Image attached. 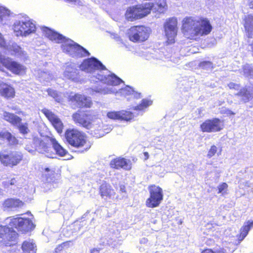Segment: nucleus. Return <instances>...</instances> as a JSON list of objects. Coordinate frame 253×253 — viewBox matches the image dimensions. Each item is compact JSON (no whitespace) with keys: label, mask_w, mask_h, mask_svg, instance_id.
<instances>
[{"label":"nucleus","mask_w":253,"mask_h":253,"mask_svg":"<svg viewBox=\"0 0 253 253\" xmlns=\"http://www.w3.org/2000/svg\"><path fill=\"white\" fill-rule=\"evenodd\" d=\"M253 227V221H248L240 229V235L238 238L239 241H242L248 235L251 228Z\"/></svg>","instance_id":"27"},{"label":"nucleus","mask_w":253,"mask_h":253,"mask_svg":"<svg viewBox=\"0 0 253 253\" xmlns=\"http://www.w3.org/2000/svg\"><path fill=\"white\" fill-rule=\"evenodd\" d=\"M248 5L250 8L253 9V0H249Z\"/></svg>","instance_id":"53"},{"label":"nucleus","mask_w":253,"mask_h":253,"mask_svg":"<svg viewBox=\"0 0 253 253\" xmlns=\"http://www.w3.org/2000/svg\"><path fill=\"white\" fill-rule=\"evenodd\" d=\"M42 112L47 118L57 132L59 134L62 133L64 126L61 120L49 110L44 109L42 110Z\"/></svg>","instance_id":"15"},{"label":"nucleus","mask_w":253,"mask_h":253,"mask_svg":"<svg viewBox=\"0 0 253 253\" xmlns=\"http://www.w3.org/2000/svg\"><path fill=\"white\" fill-rule=\"evenodd\" d=\"M66 1H68L73 4L77 5H82L83 4V2L81 0H65Z\"/></svg>","instance_id":"48"},{"label":"nucleus","mask_w":253,"mask_h":253,"mask_svg":"<svg viewBox=\"0 0 253 253\" xmlns=\"http://www.w3.org/2000/svg\"><path fill=\"white\" fill-rule=\"evenodd\" d=\"M199 67L202 69L209 70L213 68L212 63L210 61H203L199 64Z\"/></svg>","instance_id":"45"},{"label":"nucleus","mask_w":253,"mask_h":253,"mask_svg":"<svg viewBox=\"0 0 253 253\" xmlns=\"http://www.w3.org/2000/svg\"><path fill=\"white\" fill-rule=\"evenodd\" d=\"M228 187L227 184L226 183H223L221 185H219L218 188V193L223 194L225 193L224 190L227 189Z\"/></svg>","instance_id":"46"},{"label":"nucleus","mask_w":253,"mask_h":253,"mask_svg":"<svg viewBox=\"0 0 253 253\" xmlns=\"http://www.w3.org/2000/svg\"><path fill=\"white\" fill-rule=\"evenodd\" d=\"M81 70L91 74L90 80L98 81L107 85L116 86L123 81L114 74H111L101 62L94 57L85 59L80 65Z\"/></svg>","instance_id":"2"},{"label":"nucleus","mask_w":253,"mask_h":253,"mask_svg":"<svg viewBox=\"0 0 253 253\" xmlns=\"http://www.w3.org/2000/svg\"><path fill=\"white\" fill-rule=\"evenodd\" d=\"M42 30L45 36L50 40L62 43L61 48L63 51L71 56L78 58L90 55L89 52L83 47L62 35L47 27H43Z\"/></svg>","instance_id":"4"},{"label":"nucleus","mask_w":253,"mask_h":253,"mask_svg":"<svg viewBox=\"0 0 253 253\" xmlns=\"http://www.w3.org/2000/svg\"><path fill=\"white\" fill-rule=\"evenodd\" d=\"M68 99L73 102H76L79 107H90L92 103L89 97H87L84 95L79 94H73L71 92L70 94L66 93Z\"/></svg>","instance_id":"16"},{"label":"nucleus","mask_w":253,"mask_h":253,"mask_svg":"<svg viewBox=\"0 0 253 253\" xmlns=\"http://www.w3.org/2000/svg\"><path fill=\"white\" fill-rule=\"evenodd\" d=\"M164 28L168 43H174L178 30L177 19L171 17L167 19L164 24Z\"/></svg>","instance_id":"13"},{"label":"nucleus","mask_w":253,"mask_h":253,"mask_svg":"<svg viewBox=\"0 0 253 253\" xmlns=\"http://www.w3.org/2000/svg\"><path fill=\"white\" fill-rule=\"evenodd\" d=\"M245 28L247 31L249 37L253 38V15H250L246 20Z\"/></svg>","instance_id":"30"},{"label":"nucleus","mask_w":253,"mask_h":253,"mask_svg":"<svg viewBox=\"0 0 253 253\" xmlns=\"http://www.w3.org/2000/svg\"><path fill=\"white\" fill-rule=\"evenodd\" d=\"M202 253H215L211 250L207 249L203 251Z\"/></svg>","instance_id":"55"},{"label":"nucleus","mask_w":253,"mask_h":253,"mask_svg":"<svg viewBox=\"0 0 253 253\" xmlns=\"http://www.w3.org/2000/svg\"><path fill=\"white\" fill-rule=\"evenodd\" d=\"M151 7V3L146 2L129 7L126 10V17L130 21L142 18L150 12Z\"/></svg>","instance_id":"7"},{"label":"nucleus","mask_w":253,"mask_h":253,"mask_svg":"<svg viewBox=\"0 0 253 253\" xmlns=\"http://www.w3.org/2000/svg\"><path fill=\"white\" fill-rule=\"evenodd\" d=\"M229 114H231V115H234L235 114L234 113H233L232 111H231L230 110H229Z\"/></svg>","instance_id":"58"},{"label":"nucleus","mask_w":253,"mask_h":253,"mask_svg":"<svg viewBox=\"0 0 253 253\" xmlns=\"http://www.w3.org/2000/svg\"><path fill=\"white\" fill-rule=\"evenodd\" d=\"M230 89H234L235 90H239L240 89V85L238 84L230 83L228 85Z\"/></svg>","instance_id":"47"},{"label":"nucleus","mask_w":253,"mask_h":253,"mask_svg":"<svg viewBox=\"0 0 253 253\" xmlns=\"http://www.w3.org/2000/svg\"><path fill=\"white\" fill-rule=\"evenodd\" d=\"M0 71H3V69L2 66L0 65Z\"/></svg>","instance_id":"59"},{"label":"nucleus","mask_w":253,"mask_h":253,"mask_svg":"<svg viewBox=\"0 0 253 253\" xmlns=\"http://www.w3.org/2000/svg\"><path fill=\"white\" fill-rule=\"evenodd\" d=\"M23 158L21 152L3 150L0 152V161L5 166L13 167L18 165Z\"/></svg>","instance_id":"8"},{"label":"nucleus","mask_w":253,"mask_h":253,"mask_svg":"<svg viewBox=\"0 0 253 253\" xmlns=\"http://www.w3.org/2000/svg\"><path fill=\"white\" fill-rule=\"evenodd\" d=\"M0 95L5 98H13L15 95V91L11 86L0 82Z\"/></svg>","instance_id":"23"},{"label":"nucleus","mask_w":253,"mask_h":253,"mask_svg":"<svg viewBox=\"0 0 253 253\" xmlns=\"http://www.w3.org/2000/svg\"><path fill=\"white\" fill-rule=\"evenodd\" d=\"M94 91L103 94L116 93V94H120L124 96L130 95L137 99L141 97V94L140 93L135 92L131 87L127 85L124 88L120 89L119 91H117L114 87L110 86H104L103 87H97L95 88Z\"/></svg>","instance_id":"9"},{"label":"nucleus","mask_w":253,"mask_h":253,"mask_svg":"<svg viewBox=\"0 0 253 253\" xmlns=\"http://www.w3.org/2000/svg\"><path fill=\"white\" fill-rule=\"evenodd\" d=\"M45 172H47L46 173L45 176L46 177L47 183H45L47 187H49V189L51 188L52 183L51 182H53L54 178V171L52 170H50L49 168H47L45 169Z\"/></svg>","instance_id":"33"},{"label":"nucleus","mask_w":253,"mask_h":253,"mask_svg":"<svg viewBox=\"0 0 253 253\" xmlns=\"http://www.w3.org/2000/svg\"><path fill=\"white\" fill-rule=\"evenodd\" d=\"M65 137L67 141L72 146L75 147H83L82 151H86L90 147L89 143H87L84 134L76 129H68L65 133Z\"/></svg>","instance_id":"6"},{"label":"nucleus","mask_w":253,"mask_h":253,"mask_svg":"<svg viewBox=\"0 0 253 253\" xmlns=\"http://www.w3.org/2000/svg\"><path fill=\"white\" fill-rule=\"evenodd\" d=\"M5 41H4L2 35L0 33V47H5Z\"/></svg>","instance_id":"49"},{"label":"nucleus","mask_w":253,"mask_h":253,"mask_svg":"<svg viewBox=\"0 0 253 253\" xmlns=\"http://www.w3.org/2000/svg\"><path fill=\"white\" fill-rule=\"evenodd\" d=\"M108 118L112 120L120 119V111H110L107 114Z\"/></svg>","instance_id":"42"},{"label":"nucleus","mask_w":253,"mask_h":253,"mask_svg":"<svg viewBox=\"0 0 253 253\" xmlns=\"http://www.w3.org/2000/svg\"><path fill=\"white\" fill-rule=\"evenodd\" d=\"M90 253H99V250L97 249H93L91 250Z\"/></svg>","instance_id":"56"},{"label":"nucleus","mask_w":253,"mask_h":253,"mask_svg":"<svg viewBox=\"0 0 253 253\" xmlns=\"http://www.w3.org/2000/svg\"><path fill=\"white\" fill-rule=\"evenodd\" d=\"M47 92L48 93V95L53 97L55 100L58 102H61L63 101V96L65 97L67 96L66 94H63L62 93H58L56 90L52 89H48L47 90Z\"/></svg>","instance_id":"32"},{"label":"nucleus","mask_w":253,"mask_h":253,"mask_svg":"<svg viewBox=\"0 0 253 253\" xmlns=\"http://www.w3.org/2000/svg\"><path fill=\"white\" fill-rule=\"evenodd\" d=\"M182 30L186 38L197 40L202 36L209 35L212 30V26L207 18L187 17L182 21Z\"/></svg>","instance_id":"3"},{"label":"nucleus","mask_w":253,"mask_h":253,"mask_svg":"<svg viewBox=\"0 0 253 253\" xmlns=\"http://www.w3.org/2000/svg\"><path fill=\"white\" fill-rule=\"evenodd\" d=\"M10 14V11L3 6H0V22L6 20Z\"/></svg>","instance_id":"41"},{"label":"nucleus","mask_w":253,"mask_h":253,"mask_svg":"<svg viewBox=\"0 0 253 253\" xmlns=\"http://www.w3.org/2000/svg\"><path fill=\"white\" fill-rule=\"evenodd\" d=\"M120 191L123 193V196H126V187L124 185L121 184L120 185Z\"/></svg>","instance_id":"50"},{"label":"nucleus","mask_w":253,"mask_h":253,"mask_svg":"<svg viewBox=\"0 0 253 253\" xmlns=\"http://www.w3.org/2000/svg\"><path fill=\"white\" fill-rule=\"evenodd\" d=\"M242 72L246 77L253 79V67L250 64H246L243 66Z\"/></svg>","instance_id":"36"},{"label":"nucleus","mask_w":253,"mask_h":253,"mask_svg":"<svg viewBox=\"0 0 253 253\" xmlns=\"http://www.w3.org/2000/svg\"><path fill=\"white\" fill-rule=\"evenodd\" d=\"M72 119L76 124H78L86 128L89 129L92 127L89 116L83 112L78 111L74 113Z\"/></svg>","instance_id":"17"},{"label":"nucleus","mask_w":253,"mask_h":253,"mask_svg":"<svg viewBox=\"0 0 253 253\" xmlns=\"http://www.w3.org/2000/svg\"><path fill=\"white\" fill-rule=\"evenodd\" d=\"M201 128L203 132H215L223 128V124L219 119L214 118L206 120L201 125Z\"/></svg>","instance_id":"14"},{"label":"nucleus","mask_w":253,"mask_h":253,"mask_svg":"<svg viewBox=\"0 0 253 253\" xmlns=\"http://www.w3.org/2000/svg\"><path fill=\"white\" fill-rule=\"evenodd\" d=\"M5 208L15 209L21 208L24 205L23 202L17 199H8L5 201L4 204Z\"/></svg>","instance_id":"26"},{"label":"nucleus","mask_w":253,"mask_h":253,"mask_svg":"<svg viewBox=\"0 0 253 253\" xmlns=\"http://www.w3.org/2000/svg\"><path fill=\"white\" fill-rule=\"evenodd\" d=\"M3 119L13 125L14 126L18 125L21 121V119L17 116L7 112H3Z\"/></svg>","instance_id":"28"},{"label":"nucleus","mask_w":253,"mask_h":253,"mask_svg":"<svg viewBox=\"0 0 253 253\" xmlns=\"http://www.w3.org/2000/svg\"><path fill=\"white\" fill-rule=\"evenodd\" d=\"M150 29L143 26L131 27L128 30L129 40L133 42H144L149 38Z\"/></svg>","instance_id":"10"},{"label":"nucleus","mask_w":253,"mask_h":253,"mask_svg":"<svg viewBox=\"0 0 253 253\" xmlns=\"http://www.w3.org/2000/svg\"><path fill=\"white\" fill-rule=\"evenodd\" d=\"M37 247L32 240H28L23 242L22 245L23 253H36Z\"/></svg>","instance_id":"24"},{"label":"nucleus","mask_w":253,"mask_h":253,"mask_svg":"<svg viewBox=\"0 0 253 253\" xmlns=\"http://www.w3.org/2000/svg\"><path fill=\"white\" fill-rule=\"evenodd\" d=\"M64 245H65V243H63V244L59 245L57 248H56V252H57V250H58V251L62 250L63 248V246H64Z\"/></svg>","instance_id":"54"},{"label":"nucleus","mask_w":253,"mask_h":253,"mask_svg":"<svg viewBox=\"0 0 253 253\" xmlns=\"http://www.w3.org/2000/svg\"><path fill=\"white\" fill-rule=\"evenodd\" d=\"M2 190H1V189L0 188V196L2 195Z\"/></svg>","instance_id":"60"},{"label":"nucleus","mask_w":253,"mask_h":253,"mask_svg":"<svg viewBox=\"0 0 253 253\" xmlns=\"http://www.w3.org/2000/svg\"><path fill=\"white\" fill-rule=\"evenodd\" d=\"M100 194L101 197L104 199L115 198L116 193L111 186L106 183L101 184L100 187Z\"/></svg>","instance_id":"22"},{"label":"nucleus","mask_w":253,"mask_h":253,"mask_svg":"<svg viewBox=\"0 0 253 253\" xmlns=\"http://www.w3.org/2000/svg\"><path fill=\"white\" fill-rule=\"evenodd\" d=\"M111 37L117 42L120 47L128 49L129 47L128 45L124 42L120 36L117 34L114 33H111Z\"/></svg>","instance_id":"35"},{"label":"nucleus","mask_w":253,"mask_h":253,"mask_svg":"<svg viewBox=\"0 0 253 253\" xmlns=\"http://www.w3.org/2000/svg\"><path fill=\"white\" fill-rule=\"evenodd\" d=\"M33 143L36 150L40 153L44 154L49 158H53V155L49 153L51 148L48 147L47 144L41 138L34 137L33 139Z\"/></svg>","instance_id":"19"},{"label":"nucleus","mask_w":253,"mask_h":253,"mask_svg":"<svg viewBox=\"0 0 253 253\" xmlns=\"http://www.w3.org/2000/svg\"><path fill=\"white\" fill-rule=\"evenodd\" d=\"M9 220V225L11 227L0 226V243L9 248L8 251L10 252L9 253H12L18 250L17 246L15 243L17 234L12 227L16 228L18 231L26 233L33 230L35 225L30 219L24 217L10 218Z\"/></svg>","instance_id":"1"},{"label":"nucleus","mask_w":253,"mask_h":253,"mask_svg":"<svg viewBox=\"0 0 253 253\" xmlns=\"http://www.w3.org/2000/svg\"><path fill=\"white\" fill-rule=\"evenodd\" d=\"M16 180L15 178H13L10 180H7L3 182L2 184L5 188H11L10 186L16 185Z\"/></svg>","instance_id":"44"},{"label":"nucleus","mask_w":253,"mask_h":253,"mask_svg":"<svg viewBox=\"0 0 253 253\" xmlns=\"http://www.w3.org/2000/svg\"><path fill=\"white\" fill-rule=\"evenodd\" d=\"M134 118L133 113L126 110L120 111V120H124L129 121Z\"/></svg>","instance_id":"38"},{"label":"nucleus","mask_w":253,"mask_h":253,"mask_svg":"<svg viewBox=\"0 0 253 253\" xmlns=\"http://www.w3.org/2000/svg\"><path fill=\"white\" fill-rule=\"evenodd\" d=\"M0 64L16 75H22L26 72V68L24 65L5 56L1 51H0Z\"/></svg>","instance_id":"11"},{"label":"nucleus","mask_w":253,"mask_h":253,"mask_svg":"<svg viewBox=\"0 0 253 253\" xmlns=\"http://www.w3.org/2000/svg\"><path fill=\"white\" fill-rule=\"evenodd\" d=\"M77 67L74 63L67 65L64 72V77L67 79L77 81L79 80V71Z\"/></svg>","instance_id":"21"},{"label":"nucleus","mask_w":253,"mask_h":253,"mask_svg":"<svg viewBox=\"0 0 253 253\" xmlns=\"http://www.w3.org/2000/svg\"><path fill=\"white\" fill-rule=\"evenodd\" d=\"M95 135L96 137H102L103 136H104V133H103L102 130H100L99 134L98 135L97 134H95Z\"/></svg>","instance_id":"52"},{"label":"nucleus","mask_w":253,"mask_h":253,"mask_svg":"<svg viewBox=\"0 0 253 253\" xmlns=\"http://www.w3.org/2000/svg\"><path fill=\"white\" fill-rule=\"evenodd\" d=\"M150 197L146 201L147 207L154 208L158 207L163 199L162 189L159 186L151 185L148 187Z\"/></svg>","instance_id":"12"},{"label":"nucleus","mask_w":253,"mask_h":253,"mask_svg":"<svg viewBox=\"0 0 253 253\" xmlns=\"http://www.w3.org/2000/svg\"><path fill=\"white\" fill-rule=\"evenodd\" d=\"M238 96H243L245 97L244 99L245 102H247L252 97V94L248 92L246 88H242L236 94Z\"/></svg>","instance_id":"39"},{"label":"nucleus","mask_w":253,"mask_h":253,"mask_svg":"<svg viewBox=\"0 0 253 253\" xmlns=\"http://www.w3.org/2000/svg\"><path fill=\"white\" fill-rule=\"evenodd\" d=\"M152 103V101L148 99H143L140 104L134 107V110L137 111H143L147 107L150 106Z\"/></svg>","instance_id":"37"},{"label":"nucleus","mask_w":253,"mask_h":253,"mask_svg":"<svg viewBox=\"0 0 253 253\" xmlns=\"http://www.w3.org/2000/svg\"><path fill=\"white\" fill-rule=\"evenodd\" d=\"M111 168L120 169L121 168L125 170H129L131 168V162L129 160L118 157L112 160L110 163Z\"/></svg>","instance_id":"18"},{"label":"nucleus","mask_w":253,"mask_h":253,"mask_svg":"<svg viewBox=\"0 0 253 253\" xmlns=\"http://www.w3.org/2000/svg\"><path fill=\"white\" fill-rule=\"evenodd\" d=\"M152 7L151 10L157 11L159 13H162L165 12L167 9V5L166 4V0H157L155 3H151Z\"/></svg>","instance_id":"25"},{"label":"nucleus","mask_w":253,"mask_h":253,"mask_svg":"<svg viewBox=\"0 0 253 253\" xmlns=\"http://www.w3.org/2000/svg\"><path fill=\"white\" fill-rule=\"evenodd\" d=\"M221 150L220 149L219 151L218 152L217 147L214 145H212L208 151L207 154V157L210 159L213 156H214L216 153L218 155H219L221 154Z\"/></svg>","instance_id":"40"},{"label":"nucleus","mask_w":253,"mask_h":253,"mask_svg":"<svg viewBox=\"0 0 253 253\" xmlns=\"http://www.w3.org/2000/svg\"><path fill=\"white\" fill-rule=\"evenodd\" d=\"M13 31L17 37H27L36 32L35 22L28 16H25L16 20L13 25Z\"/></svg>","instance_id":"5"},{"label":"nucleus","mask_w":253,"mask_h":253,"mask_svg":"<svg viewBox=\"0 0 253 253\" xmlns=\"http://www.w3.org/2000/svg\"><path fill=\"white\" fill-rule=\"evenodd\" d=\"M25 148L29 153H32V154H34L35 152V150L34 149L31 148L29 146H27V145L26 146Z\"/></svg>","instance_id":"51"},{"label":"nucleus","mask_w":253,"mask_h":253,"mask_svg":"<svg viewBox=\"0 0 253 253\" xmlns=\"http://www.w3.org/2000/svg\"><path fill=\"white\" fill-rule=\"evenodd\" d=\"M16 126H18L20 132L23 134H27L29 131L27 123L21 124L20 122L18 125Z\"/></svg>","instance_id":"43"},{"label":"nucleus","mask_w":253,"mask_h":253,"mask_svg":"<svg viewBox=\"0 0 253 253\" xmlns=\"http://www.w3.org/2000/svg\"><path fill=\"white\" fill-rule=\"evenodd\" d=\"M144 155L146 157V158L148 159V153L147 152H145Z\"/></svg>","instance_id":"57"},{"label":"nucleus","mask_w":253,"mask_h":253,"mask_svg":"<svg viewBox=\"0 0 253 253\" xmlns=\"http://www.w3.org/2000/svg\"><path fill=\"white\" fill-rule=\"evenodd\" d=\"M50 141L56 154L61 157L65 156L68 152L58 143L56 140L52 138Z\"/></svg>","instance_id":"29"},{"label":"nucleus","mask_w":253,"mask_h":253,"mask_svg":"<svg viewBox=\"0 0 253 253\" xmlns=\"http://www.w3.org/2000/svg\"><path fill=\"white\" fill-rule=\"evenodd\" d=\"M108 1H109L110 0H108Z\"/></svg>","instance_id":"61"},{"label":"nucleus","mask_w":253,"mask_h":253,"mask_svg":"<svg viewBox=\"0 0 253 253\" xmlns=\"http://www.w3.org/2000/svg\"><path fill=\"white\" fill-rule=\"evenodd\" d=\"M2 48L5 50V52H8L11 55H14L23 59L26 57V52L16 43H9L7 45L5 43V47H2Z\"/></svg>","instance_id":"20"},{"label":"nucleus","mask_w":253,"mask_h":253,"mask_svg":"<svg viewBox=\"0 0 253 253\" xmlns=\"http://www.w3.org/2000/svg\"><path fill=\"white\" fill-rule=\"evenodd\" d=\"M0 138L2 139H6L8 142L14 145L16 143V139L10 133L7 131H1L0 132Z\"/></svg>","instance_id":"34"},{"label":"nucleus","mask_w":253,"mask_h":253,"mask_svg":"<svg viewBox=\"0 0 253 253\" xmlns=\"http://www.w3.org/2000/svg\"><path fill=\"white\" fill-rule=\"evenodd\" d=\"M40 81L43 83H49L55 78L54 75L49 72L40 71L39 72Z\"/></svg>","instance_id":"31"}]
</instances>
